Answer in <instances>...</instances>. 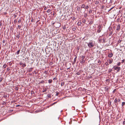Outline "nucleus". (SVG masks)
Wrapping results in <instances>:
<instances>
[{"label": "nucleus", "instance_id": "nucleus-1", "mask_svg": "<svg viewBox=\"0 0 125 125\" xmlns=\"http://www.w3.org/2000/svg\"><path fill=\"white\" fill-rule=\"evenodd\" d=\"M84 56L82 55L81 57V60L80 61V63L81 64H83L85 62V58Z\"/></svg>", "mask_w": 125, "mask_h": 125}, {"label": "nucleus", "instance_id": "nucleus-2", "mask_svg": "<svg viewBox=\"0 0 125 125\" xmlns=\"http://www.w3.org/2000/svg\"><path fill=\"white\" fill-rule=\"evenodd\" d=\"M97 32L99 33L102 30V26L100 25H99L97 27Z\"/></svg>", "mask_w": 125, "mask_h": 125}, {"label": "nucleus", "instance_id": "nucleus-3", "mask_svg": "<svg viewBox=\"0 0 125 125\" xmlns=\"http://www.w3.org/2000/svg\"><path fill=\"white\" fill-rule=\"evenodd\" d=\"M113 68H114L115 70H116L117 69V72H119L121 69L120 67L116 66H114Z\"/></svg>", "mask_w": 125, "mask_h": 125}, {"label": "nucleus", "instance_id": "nucleus-4", "mask_svg": "<svg viewBox=\"0 0 125 125\" xmlns=\"http://www.w3.org/2000/svg\"><path fill=\"white\" fill-rule=\"evenodd\" d=\"M88 46L90 48L93 47L94 46V44L93 43V42H90L88 44Z\"/></svg>", "mask_w": 125, "mask_h": 125}, {"label": "nucleus", "instance_id": "nucleus-5", "mask_svg": "<svg viewBox=\"0 0 125 125\" xmlns=\"http://www.w3.org/2000/svg\"><path fill=\"white\" fill-rule=\"evenodd\" d=\"M117 98H116L115 100V105L116 108L117 107V106L118 105V104L117 103Z\"/></svg>", "mask_w": 125, "mask_h": 125}, {"label": "nucleus", "instance_id": "nucleus-6", "mask_svg": "<svg viewBox=\"0 0 125 125\" xmlns=\"http://www.w3.org/2000/svg\"><path fill=\"white\" fill-rule=\"evenodd\" d=\"M102 40H103L102 42V43H104L106 42L105 41L106 40V38L104 37H103Z\"/></svg>", "mask_w": 125, "mask_h": 125}, {"label": "nucleus", "instance_id": "nucleus-7", "mask_svg": "<svg viewBox=\"0 0 125 125\" xmlns=\"http://www.w3.org/2000/svg\"><path fill=\"white\" fill-rule=\"evenodd\" d=\"M120 26L119 24L116 27V30L118 31H119L120 30Z\"/></svg>", "mask_w": 125, "mask_h": 125}, {"label": "nucleus", "instance_id": "nucleus-8", "mask_svg": "<svg viewBox=\"0 0 125 125\" xmlns=\"http://www.w3.org/2000/svg\"><path fill=\"white\" fill-rule=\"evenodd\" d=\"M113 55V54L111 53L109 54L108 56L109 57L111 58L112 57Z\"/></svg>", "mask_w": 125, "mask_h": 125}, {"label": "nucleus", "instance_id": "nucleus-9", "mask_svg": "<svg viewBox=\"0 0 125 125\" xmlns=\"http://www.w3.org/2000/svg\"><path fill=\"white\" fill-rule=\"evenodd\" d=\"M83 71L81 70H80L79 71V72H77L76 74L77 75H79L80 74V73H81V72H82Z\"/></svg>", "mask_w": 125, "mask_h": 125}, {"label": "nucleus", "instance_id": "nucleus-10", "mask_svg": "<svg viewBox=\"0 0 125 125\" xmlns=\"http://www.w3.org/2000/svg\"><path fill=\"white\" fill-rule=\"evenodd\" d=\"M20 33H18L17 34V35L16 37L17 38H18V39L19 38H20Z\"/></svg>", "mask_w": 125, "mask_h": 125}, {"label": "nucleus", "instance_id": "nucleus-11", "mask_svg": "<svg viewBox=\"0 0 125 125\" xmlns=\"http://www.w3.org/2000/svg\"><path fill=\"white\" fill-rule=\"evenodd\" d=\"M113 31L112 30V31H109V36H111L113 33Z\"/></svg>", "mask_w": 125, "mask_h": 125}, {"label": "nucleus", "instance_id": "nucleus-12", "mask_svg": "<svg viewBox=\"0 0 125 125\" xmlns=\"http://www.w3.org/2000/svg\"><path fill=\"white\" fill-rule=\"evenodd\" d=\"M105 90L106 91H108L109 89V88L108 87L106 86L104 87Z\"/></svg>", "mask_w": 125, "mask_h": 125}, {"label": "nucleus", "instance_id": "nucleus-13", "mask_svg": "<svg viewBox=\"0 0 125 125\" xmlns=\"http://www.w3.org/2000/svg\"><path fill=\"white\" fill-rule=\"evenodd\" d=\"M101 37V36H100V38L98 40V41H99V43H101L102 42V38L101 39L100 38V37Z\"/></svg>", "mask_w": 125, "mask_h": 125}, {"label": "nucleus", "instance_id": "nucleus-14", "mask_svg": "<svg viewBox=\"0 0 125 125\" xmlns=\"http://www.w3.org/2000/svg\"><path fill=\"white\" fill-rule=\"evenodd\" d=\"M82 21L84 23H85V22L86 21V20L84 18H83L82 19Z\"/></svg>", "mask_w": 125, "mask_h": 125}, {"label": "nucleus", "instance_id": "nucleus-15", "mask_svg": "<svg viewBox=\"0 0 125 125\" xmlns=\"http://www.w3.org/2000/svg\"><path fill=\"white\" fill-rule=\"evenodd\" d=\"M113 61V60L112 59V60H111V59H110L109 60V61H108V62H109V63L110 64Z\"/></svg>", "mask_w": 125, "mask_h": 125}, {"label": "nucleus", "instance_id": "nucleus-16", "mask_svg": "<svg viewBox=\"0 0 125 125\" xmlns=\"http://www.w3.org/2000/svg\"><path fill=\"white\" fill-rule=\"evenodd\" d=\"M108 30L109 31L113 30L112 29V27H109L108 29Z\"/></svg>", "mask_w": 125, "mask_h": 125}, {"label": "nucleus", "instance_id": "nucleus-17", "mask_svg": "<svg viewBox=\"0 0 125 125\" xmlns=\"http://www.w3.org/2000/svg\"><path fill=\"white\" fill-rule=\"evenodd\" d=\"M47 97H48V98H51V95L50 94H48L47 95Z\"/></svg>", "mask_w": 125, "mask_h": 125}, {"label": "nucleus", "instance_id": "nucleus-18", "mask_svg": "<svg viewBox=\"0 0 125 125\" xmlns=\"http://www.w3.org/2000/svg\"><path fill=\"white\" fill-rule=\"evenodd\" d=\"M48 81L49 83H52V80L51 79L49 80H48Z\"/></svg>", "mask_w": 125, "mask_h": 125}, {"label": "nucleus", "instance_id": "nucleus-19", "mask_svg": "<svg viewBox=\"0 0 125 125\" xmlns=\"http://www.w3.org/2000/svg\"><path fill=\"white\" fill-rule=\"evenodd\" d=\"M51 11V10H50V9H48L47 10V13H50Z\"/></svg>", "mask_w": 125, "mask_h": 125}, {"label": "nucleus", "instance_id": "nucleus-20", "mask_svg": "<svg viewBox=\"0 0 125 125\" xmlns=\"http://www.w3.org/2000/svg\"><path fill=\"white\" fill-rule=\"evenodd\" d=\"M82 24V23L81 22H78L77 23V24L78 26Z\"/></svg>", "mask_w": 125, "mask_h": 125}, {"label": "nucleus", "instance_id": "nucleus-21", "mask_svg": "<svg viewBox=\"0 0 125 125\" xmlns=\"http://www.w3.org/2000/svg\"><path fill=\"white\" fill-rule=\"evenodd\" d=\"M20 51V50H18L16 52V54L17 55H18L19 54Z\"/></svg>", "mask_w": 125, "mask_h": 125}, {"label": "nucleus", "instance_id": "nucleus-22", "mask_svg": "<svg viewBox=\"0 0 125 125\" xmlns=\"http://www.w3.org/2000/svg\"><path fill=\"white\" fill-rule=\"evenodd\" d=\"M85 5L84 4H83L82 5L81 8H85Z\"/></svg>", "mask_w": 125, "mask_h": 125}, {"label": "nucleus", "instance_id": "nucleus-23", "mask_svg": "<svg viewBox=\"0 0 125 125\" xmlns=\"http://www.w3.org/2000/svg\"><path fill=\"white\" fill-rule=\"evenodd\" d=\"M7 66V65L5 64L3 65V67L4 68H5Z\"/></svg>", "mask_w": 125, "mask_h": 125}, {"label": "nucleus", "instance_id": "nucleus-24", "mask_svg": "<svg viewBox=\"0 0 125 125\" xmlns=\"http://www.w3.org/2000/svg\"><path fill=\"white\" fill-rule=\"evenodd\" d=\"M76 58L77 57H76L75 58H74V63H75V62H76Z\"/></svg>", "mask_w": 125, "mask_h": 125}, {"label": "nucleus", "instance_id": "nucleus-25", "mask_svg": "<svg viewBox=\"0 0 125 125\" xmlns=\"http://www.w3.org/2000/svg\"><path fill=\"white\" fill-rule=\"evenodd\" d=\"M84 14H85V15H84V17H85L86 18L88 16L87 14V13H84Z\"/></svg>", "mask_w": 125, "mask_h": 125}, {"label": "nucleus", "instance_id": "nucleus-26", "mask_svg": "<svg viewBox=\"0 0 125 125\" xmlns=\"http://www.w3.org/2000/svg\"><path fill=\"white\" fill-rule=\"evenodd\" d=\"M125 102H123L122 103V107L124 105H125Z\"/></svg>", "mask_w": 125, "mask_h": 125}, {"label": "nucleus", "instance_id": "nucleus-27", "mask_svg": "<svg viewBox=\"0 0 125 125\" xmlns=\"http://www.w3.org/2000/svg\"><path fill=\"white\" fill-rule=\"evenodd\" d=\"M77 10L78 11H80V7H77Z\"/></svg>", "mask_w": 125, "mask_h": 125}, {"label": "nucleus", "instance_id": "nucleus-28", "mask_svg": "<svg viewBox=\"0 0 125 125\" xmlns=\"http://www.w3.org/2000/svg\"><path fill=\"white\" fill-rule=\"evenodd\" d=\"M117 100L118 102H120L121 100V99L119 98L117 99Z\"/></svg>", "mask_w": 125, "mask_h": 125}, {"label": "nucleus", "instance_id": "nucleus-29", "mask_svg": "<svg viewBox=\"0 0 125 125\" xmlns=\"http://www.w3.org/2000/svg\"><path fill=\"white\" fill-rule=\"evenodd\" d=\"M32 68H30L28 70V72H30L32 71Z\"/></svg>", "mask_w": 125, "mask_h": 125}, {"label": "nucleus", "instance_id": "nucleus-30", "mask_svg": "<svg viewBox=\"0 0 125 125\" xmlns=\"http://www.w3.org/2000/svg\"><path fill=\"white\" fill-rule=\"evenodd\" d=\"M121 63L120 62H119L117 64V65L118 66H119L121 65Z\"/></svg>", "mask_w": 125, "mask_h": 125}, {"label": "nucleus", "instance_id": "nucleus-31", "mask_svg": "<svg viewBox=\"0 0 125 125\" xmlns=\"http://www.w3.org/2000/svg\"><path fill=\"white\" fill-rule=\"evenodd\" d=\"M64 82H62L61 84L62 86L64 85Z\"/></svg>", "mask_w": 125, "mask_h": 125}, {"label": "nucleus", "instance_id": "nucleus-32", "mask_svg": "<svg viewBox=\"0 0 125 125\" xmlns=\"http://www.w3.org/2000/svg\"><path fill=\"white\" fill-rule=\"evenodd\" d=\"M44 73L46 74H48V71H45L44 72Z\"/></svg>", "mask_w": 125, "mask_h": 125}, {"label": "nucleus", "instance_id": "nucleus-33", "mask_svg": "<svg viewBox=\"0 0 125 125\" xmlns=\"http://www.w3.org/2000/svg\"><path fill=\"white\" fill-rule=\"evenodd\" d=\"M89 8V7L87 5L85 7V8L84 9H87Z\"/></svg>", "mask_w": 125, "mask_h": 125}, {"label": "nucleus", "instance_id": "nucleus-34", "mask_svg": "<svg viewBox=\"0 0 125 125\" xmlns=\"http://www.w3.org/2000/svg\"><path fill=\"white\" fill-rule=\"evenodd\" d=\"M72 30L73 31H75L76 30V28L75 27H74V28H73L72 29Z\"/></svg>", "mask_w": 125, "mask_h": 125}, {"label": "nucleus", "instance_id": "nucleus-35", "mask_svg": "<svg viewBox=\"0 0 125 125\" xmlns=\"http://www.w3.org/2000/svg\"><path fill=\"white\" fill-rule=\"evenodd\" d=\"M21 19H19V21H18V22L19 23H20L21 22Z\"/></svg>", "mask_w": 125, "mask_h": 125}, {"label": "nucleus", "instance_id": "nucleus-36", "mask_svg": "<svg viewBox=\"0 0 125 125\" xmlns=\"http://www.w3.org/2000/svg\"><path fill=\"white\" fill-rule=\"evenodd\" d=\"M40 82V83H44V81L42 80Z\"/></svg>", "mask_w": 125, "mask_h": 125}, {"label": "nucleus", "instance_id": "nucleus-37", "mask_svg": "<svg viewBox=\"0 0 125 125\" xmlns=\"http://www.w3.org/2000/svg\"><path fill=\"white\" fill-rule=\"evenodd\" d=\"M56 96H58V94H59V93L58 92H56Z\"/></svg>", "mask_w": 125, "mask_h": 125}, {"label": "nucleus", "instance_id": "nucleus-38", "mask_svg": "<svg viewBox=\"0 0 125 125\" xmlns=\"http://www.w3.org/2000/svg\"><path fill=\"white\" fill-rule=\"evenodd\" d=\"M26 66V64H24L22 65V66L23 67H25Z\"/></svg>", "mask_w": 125, "mask_h": 125}, {"label": "nucleus", "instance_id": "nucleus-39", "mask_svg": "<svg viewBox=\"0 0 125 125\" xmlns=\"http://www.w3.org/2000/svg\"><path fill=\"white\" fill-rule=\"evenodd\" d=\"M93 23V21H90L89 23V24L91 25Z\"/></svg>", "mask_w": 125, "mask_h": 125}, {"label": "nucleus", "instance_id": "nucleus-40", "mask_svg": "<svg viewBox=\"0 0 125 125\" xmlns=\"http://www.w3.org/2000/svg\"><path fill=\"white\" fill-rule=\"evenodd\" d=\"M116 91V89H114V91H113V94H114L115 93V91Z\"/></svg>", "mask_w": 125, "mask_h": 125}, {"label": "nucleus", "instance_id": "nucleus-41", "mask_svg": "<svg viewBox=\"0 0 125 125\" xmlns=\"http://www.w3.org/2000/svg\"><path fill=\"white\" fill-rule=\"evenodd\" d=\"M65 29H66V26H65V25L63 27V30H65Z\"/></svg>", "mask_w": 125, "mask_h": 125}, {"label": "nucleus", "instance_id": "nucleus-42", "mask_svg": "<svg viewBox=\"0 0 125 125\" xmlns=\"http://www.w3.org/2000/svg\"><path fill=\"white\" fill-rule=\"evenodd\" d=\"M92 12V11L91 10H90L89 11V13H91Z\"/></svg>", "mask_w": 125, "mask_h": 125}, {"label": "nucleus", "instance_id": "nucleus-43", "mask_svg": "<svg viewBox=\"0 0 125 125\" xmlns=\"http://www.w3.org/2000/svg\"><path fill=\"white\" fill-rule=\"evenodd\" d=\"M75 18L74 17H73L72 18V20L73 21L75 20Z\"/></svg>", "mask_w": 125, "mask_h": 125}, {"label": "nucleus", "instance_id": "nucleus-44", "mask_svg": "<svg viewBox=\"0 0 125 125\" xmlns=\"http://www.w3.org/2000/svg\"><path fill=\"white\" fill-rule=\"evenodd\" d=\"M46 89H43V92H46Z\"/></svg>", "mask_w": 125, "mask_h": 125}, {"label": "nucleus", "instance_id": "nucleus-45", "mask_svg": "<svg viewBox=\"0 0 125 125\" xmlns=\"http://www.w3.org/2000/svg\"><path fill=\"white\" fill-rule=\"evenodd\" d=\"M14 23H16L17 22V20L16 19L15 20H14Z\"/></svg>", "mask_w": 125, "mask_h": 125}, {"label": "nucleus", "instance_id": "nucleus-46", "mask_svg": "<svg viewBox=\"0 0 125 125\" xmlns=\"http://www.w3.org/2000/svg\"><path fill=\"white\" fill-rule=\"evenodd\" d=\"M125 59H123V60H122V62H121L122 63H123V62H125Z\"/></svg>", "mask_w": 125, "mask_h": 125}, {"label": "nucleus", "instance_id": "nucleus-47", "mask_svg": "<svg viewBox=\"0 0 125 125\" xmlns=\"http://www.w3.org/2000/svg\"><path fill=\"white\" fill-rule=\"evenodd\" d=\"M18 28L19 29H20L21 28V26L19 25H18Z\"/></svg>", "mask_w": 125, "mask_h": 125}, {"label": "nucleus", "instance_id": "nucleus-48", "mask_svg": "<svg viewBox=\"0 0 125 125\" xmlns=\"http://www.w3.org/2000/svg\"><path fill=\"white\" fill-rule=\"evenodd\" d=\"M99 2L98 1H96V2H95V4H98L99 3Z\"/></svg>", "mask_w": 125, "mask_h": 125}, {"label": "nucleus", "instance_id": "nucleus-49", "mask_svg": "<svg viewBox=\"0 0 125 125\" xmlns=\"http://www.w3.org/2000/svg\"><path fill=\"white\" fill-rule=\"evenodd\" d=\"M80 48L79 47H77V48L76 49L78 50V51L79 50Z\"/></svg>", "mask_w": 125, "mask_h": 125}, {"label": "nucleus", "instance_id": "nucleus-50", "mask_svg": "<svg viewBox=\"0 0 125 125\" xmlns=\"http://www.w3.org/2000/svg\"><path fill=\"white\" fill-rule=\"evenodd\" d=\"M109 64L107 62H106L105 63V65H108Z\"/></svg>", "mask_w": 125, "mask_h": 125}, {"label": "nucleus", "instance_id": "nucleus-51", "mask_svg": "<svg viewBox=\"0 0 125 125\" xmlns=\"http://www.w3.org/2000/svg\"><path fill=\"white\" fill-rule=\"evenodd\" d=\"M121 40H119L118 41V42L119 43H120L121 42Z\"/></svg>", "mask_w": 125, "mask_h": 125}, {"label": "nucleus", "instance_id": "nucleus-52", "mask_svg": "<svg viewBox=\"0 0 125 125\" xmlns=\"http://www.w3.org/2000/svg\"><path fill=\"white\" fill-rule=\"evenodd\" d=\"M10 70V69L9 68H7V71H9Z\"/></svg>", "mask_w": 125, "mask_h": 125}, {"label": "nucleus", "instance_id": "nucleus-53", "mask_svg": "<svg viewBox=\"0 0 125 125\" xmlns=\"http://www.w3.org/2000/svg\"><path fill=\"white\" fill-rule=\"evenodd\" d=\"M57 102H54V103H53L52 104V105H54V104H56V103H57Z\"/></svg>", "mask_w": 125, "mask_h": 125}, {"label": "nucleus", "instance_id": "nucleus-54", "mask_svg": "<svg viewBox=\"0 0 125 125\" xmlns=\"http://www.w3.org/2000/svg\"><path fill=\"white\" fill-rule=\"evenodd\" d=\"M57 79V78H56L55 77V78H53V80H56Z\"/></svg>", "mask_w": 125, "mask_h": 125}, {"label": "nucleus", "instance_id": "nucleus-55", "mask_svg": "<svg viewBox=\"0 0 125 125\" xmlns=\"http://www.w3.org/2000/svg\"><path fill=\"white\" fill-rule=\"evenodd\" d=\"M33 21V19L32 17V18L31 19V22H32Z\"/></svg>", "mask_w": 125, "mask_h": 125}, {"label": "nucleus", "instance_id": "nucleus-56", "mask_svg": "<svg viewBox=\"0 0 125 125\" xmlns=\"http://www.w3.org/2000/svg\"><path fill=\"white\" fill-rule=\"evenodd\" d=\"M2 78H0V82H1L2 81Z\"/></svg>", "mask_w": 125, "mask_h": 125}, {"label": "nucleus", "instance_id": "nucleus-57", "mask_svg": "<svg viewBox=\"0 0 125 125\" xmlns=\"http://www.w3.org/2000/svg\"><path fill=\"white\" fill-rule=\"evenodd\" d=\"M2 42L3 43H5V40H3Z\"/></svg>", "mask_w": 125, "mask_h": 125}, {"label": "nucleus", "instance_id": "nucleus-58", "mask_svg": "<svg viewBox=\"0 0 125 125\" xmlns=\"http://www.w3.org/2000/svg\"><path fill=\"white\" fill-rule=\"evenodd\" d=\"M47 7H45L44 8V10H46L47 9Z\"/></svg>", "mask_w": 125, "mask_h": 125}, {"label": "nucleus", "instance_id": "nucleus-59", "mask_svg": "<svg viewBox=\"0 0 125 125\" xmlns=\"http://www.w3.org/2000/svg\"><path fill=\"white\" fill-rule=\"evenodd\" d=\"M22 64H23L22 63V62H20V63H19L20 65H22Z\"/></svg>", "mask_w": 125, "mask_h": 125}, {"label": "nucleus", "instance_id": "nucleus-60", "mask_svg": "<svg viewBox=\"0 0 125 125\" xmlns=\"http://www.w3.org/2000/svg\"><path fill=\"white\" fill-rule=\"evenodd\" d=\"M114 7H113L112 8H111L110 9V10H109V11L111 10L112 9H113L114 8Z\"/></svg>", "mask_w": 125, "mask_h": 125}, {"label": "nucleus", "instance_id": "nucleus-61", "mask_svg": "<svg viewBox=\"0 0 125 125\" xmlns=\"http://www.w3.org/2000/svg\"><path fill=\"white\" fill-rule=\"evenodd\" d=\"M113 1L112 0H110V3H112Z\"/></svg>", "mask_w": 125, "mask_h": 125}, {"label": "nucleus", "instance_id": "nucleus-62", "mask_svg": "<svg viewBox=\"0 0 125 125\" xmlns=\"http://www.w3.org/2000/svg\"><path fill=\"white\" fill-rule=\"evenodd\" d=\"M112 71V69H111L110 70H109V72H111Z\"/></svg>", "mask_w": 125, "mask_h": 125}, {"label": "nucleus", "instance_id": "nucleus-63", "mask_svg": "<svg viewBox=\"0 0 125 125\" xmlns=\"http://www.w3.org/2000/svg\"><path fill=\"white\" fill-rule=\"evenodd\" d=\"M2 25V23L1 22H0V26H1Z\"/></svg>", "mask_w": 125, "mask_h": 125}, {"label": "nucleus", "instance_id": "nucleus-64", "mask_svg": "<svg viewBox=\"0 0 125 125\" xmlns=\"http://www.w3.org/2000/svg\"><path fill=\"white\" fill-rule=\"evenodd\" d=\"M123 124H125V121H124L123 122Z\"/></svg>", "mask_w": 125, "mask_h": 125}]
</instances>
